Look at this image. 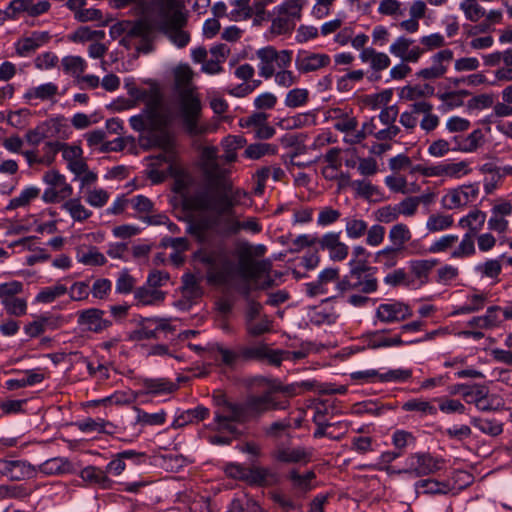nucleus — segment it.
<instances>
[{"label": "nucleus", "instance_id": "nucleus-1", "mask_svg": "<svg viewBox=\"0 0 512 512\" xmlns=\"http://www.w3.org/2000/svg\"><path fill=\"white\" fill-rule=\"evenodd\" d=\"M177 99L174 104L153 101L148 108L147 117L151 124L166 126L182 124L186 128L202 125V106L198 95L191 85L193 72L188 65H179L174 71Z\"/></svg>", "mask_w": 512, "mask_h": 512}, {"label": "nucleus", "instance_id": "nucleus-2", "mask_svg": "<svg viewBox=\"0 0 512 512\" xmlns=\"http://www.w3.org/2000/svg\"><path fill=\"white\" fill-rule=\"evenodd\" d=\"M271 410H275L272 404H263L240 410L238 416H234V412L224 414L220 411H215V430L218 432H228L233 436V439H240L244 436V431L240 430L235 424L244 425L250 422H257L266 412Z\"/></svg>", "mask_w": 512, "mask_h": 512}, {"label": "nucleus", "instance_id": "nucleus-3", "mask_svg": "<svg viewBox=\"0 0 512 512\" xmlns=\"http://www.w3.org/2000/svg\"><path fill=\"white\" fill-rule=\"evenodd\" d=\"M184 22L183 14L176 8L173 0H160L158 4V25L165 30L170 41L178 48L185 47L190 35L180 29Z\"/></svg>", "mask_w": 512, "mask_h": 512}, {"label": "nucleus", "instance_id": "nucleus-4", "mask_svg": "<svg viewBox=\"0 0 512 512\" xmlns=\"http://www.w3.org/2000/svg\"><path fill=\"white\" fill-rule=\"evenodd\" d=\"M235 207L229 193L210 192L203 190L191 197H184L183 208L185 210H203L214 214H235Z\"/></svg>", "mask_w": 512, "mask_h": 512}, {"label": "nucleus", "instance_id": "nucleus-5", "mask_svg": "<svg viewBox=\"0 0 512 512\" xmlns=\"http://www.w3.org/2000/svg\"><path fill=\"white\" fill-rule=\"evenodd\" d=\"M212 399L215 406L223 408L224 410H227L230 413L234 412V416H238L240 410L257 405L272 404V407L274 409H286L287 406L289 405L288 401H274L270 397L269 393H262L260 395L250 394L247 395L243 401L233 402L227 397L224 391L215 390L213 392Z\"/></svg>", "mask_w": 512, "mask_h": 512}, {"label": "nucleus", "instance_id": "nucleus-6", "mask_svg": "<svg viewBox=\"0 0 512 512\" xmlns=\"http://www.w3.org/2000/svg\"><path fill=\"white\" fill-rule=\"evenodd\" d=\"M256 56L259 60L257 65L259 75L269 79L277 72V69L288 68L291 65L293 52L291 50H276L272 46H267L259 49Z\"/></svg>", "mask_w": 512, "mask_h": 512}, {"label": "nucleus", "instance_id": "nucleus-7", "mask_svg": "<svg viewBox=\"0 0 512 512\" xmlns=\"http://www.w3.org/2000/svg\"><path fill=\"white\" fill-rule=\"evenodd\" d=\"M443 459L435 458L430 453H414L406 459V468L398 473H406L416 477L433 474L440 470Z\"/></svg>", "mask_w": 512, "mask_h": 512}, {"label": "nucleus", "instance_id": "nucleus-8", "mask_svg": "<svg viewBox=\"0 0 512 512\" xmlns=\"http://www.w3.org/2000/svg\"><path fill=\"white\" fill-rule=\"evenodd\" d=\"M272 270L270 259L255 260L248 249L242 251L238 257L237 273L245 280H258L263 274H269Z\"/></svg>", "mask_w": 512, "mask_h": 512}, {"label": "nucleus", "instance_id": "nucleus-9", "mask_svg": "<svg viewBox=\"0 0 512 512\" xmlns=\"http://www.w3.org/2000/svg\"><path fill=\"white\" fill-rule=\"evenodd\" d=\"M412 316L411 307L402 301L381 303L375 311V319L382 323H399Z\"/></svg>", "mask_w": 512, "mask_h": 512}, {"label": "nucleus", "instance_id": "nucleus-10", "mask_svg": "<svg viewBox=\"0 0 512 512\" xmlns=\"http://www.w3.org/2000/svg\"><path fill=\"white\" fill-rule=\"evenodd\" d=\"M76 315L78 325L93 333H101L113 324L112 320L104 318V310L95 307L79 310Z\"/></svg>", "mask_w": 512, "mask_h": 512}, {"label": "nucleus", "instance_id": "nucleus-11", "mask_svg": "<svg viewBox=\"0 0 512 512\" xmlns=\"http://www.w3.org/2000/svg\"><path fill=\"white\" fill-rule=\"evenodd\" d=\"M139 146L143 150L160 148L164 151H170L174 147V139L171 130H138Z\"/></svg>", "mask_w": 512, "mask_h": 512}, {"label": "nucleus", "instance_id": "nucleus-12", "mask_svg": "<svg viewBox=\"0 0 512 512\" xmlns=\"http://www.w3.org/2000/svg\"><path fill=\"white\" fill-rule=\"evenodd\" d=\"M363 341L364 345L362 349H380L387 347H398L402 345H409L414 343H419L420 340H409L404 341L401 338V335H394L393 337H386L384 335V331H367L363 333L360 337Z\"/></svg>", "mask_w": 512, "mask_h": 512}, {"label": "nucleus", "instance_id": "nucleus-13", "mask_svg": "<svg viewBox=\"0 0 512 512\" xmlns=\"http://www.w3.org/2000/svg\"><path fill=\"white\" fill-rule=\"evenodd\" d=\"M453 59V52L449 49H444L431 57V65L429 67L420 69L416 75L424 80H433L441 78L448 69V65Z\"/></svg>", "mask_w": 512, "mask_h": 512}, {"label": "nucleus", "instance_id": "nucleus-14", "mask_svg": "<svg viewBox=\"0 0 512 512\" xmlns=\"http://www.w3.org/2000/svg\"><path fill=\"white\" fill-rule=\"evenodd\" d=\"M330 64V57L324 53L299 50L295 58V67L300 74L318 71Z\"/></svg>", "mask_w": 512, "mask_h": 512}, {"label": "nucleus", "instance_id": "nucleus-15", "mask_svg": "<svg viewBox=\"0 0 512 512\" xmlns=\"http://www.w3.org/2000/svg\"><path fill=\"white\" fill-rule=\"evenodd\" d=\"M414 40L400 36L389 47V52L403 62L416 63L423 54V49L413 45Z\"/></svg>", "mask_w": 512, "mask_h": 512}, {"label": "nucleus", "instance_id": "nucleus-16", "mask_svg": "<svg viewBox=\"0 0 512 512\" xmlns=\"http://www.w3.org/2000/svg\"><path fill=\"white\" fill-rule=\"evenodd\" d=\"M210 232L215 236L227 239L236 235L237 218L235 214H210L207 215Z\"/></svg>", "mask_w": 512, "mask_h": 512}, {"label": "nucleus", "instance_id": "nucleus-17", "mask_svg": "<svg viewBox=\"0 0 512 512\" xmlns=\"http://www.w3.org/2000/svg\"><path fill=\"white\" fill-rule=\"evenodd\" d=\"M271 457L274 461L282 464L306 465L311 461L312 453L301 446L295 448L279 447L271 453Z\"/></svg>", "mask_w": 512, "mask_h": 512}, {"label": "nucleus", "instance_id": "nucleus-18", "mask_svg": "<svg viewBox=\"0 0 512 512\" xmlns=\"http://www.w3.org/2000/svg\"><path fill=\"white\" fill-rule=\"evenodd\" d=\"M412 234L406 224L398 223L394 225L389 232V239L393 246H387L375 254V262H380L381 254L401 252L404 250V244L410 241Z\"/></svg>", "mask_w": 512, "mask_h": 512}, {"label": "nucleus", "instance_id": "nucleus-19", "mask_svg": "<svg viewBox=\"0 0 512 512\" xmlns=\"http://www.w3.org/2000/svg\"><path fill=\"white\" fill-rule=\"evenodd\" d=\"M49 40V32L33 31L31 34L17 40L15 50L19 56L25 57L44 46Z\"/></svg>", "mask_w": 512, "mask_h": 512}, {"label": "nucleus", "instance_id": "nucleus-20", "mask_svg": "<svg viewBox=\"0 0 512 512\" xmlns=\"http://www.w3.org/2000/svg\"><path fill=\"white\" fill-rule=\"evenodd\" d=\"M217 255L223 256L221 269L215 270V268H211L207 272L206 279L209 284L224 285L233 276L235 272V264L224 255L222 250L217 252Z\"/></svg>", "mask_w": 512, "mask_h": 512}, {"label": "nucleus", "instance_id": "nucleus-21", "mask_svg": "<svg viewBox=\"0 0 512 512\" xmlns=\"http://www.w3.org/2000/svg\"><path fill=\"white\" fill-rule=\"evenodd\" d=\"M79 476L89 485L97 486L101 489H111L114 483V481L106 475L105 470L93 465L83 468Z\"/></svg>", "mask_w": 512, "mask_h": 512}, {"label": "nucleus", "instance_id": "nucleus-22", "mask_svg": "<svg viewBox=\"0 0 512 512\" xmlns=\"http://www.w3.org/2000/svg\"><path fill=\"white\" fill-rule=\"evenodd\" d=\"M36 468L37 472L44 475L72 474L75 472L73 463L63 457L50 458Z\"/></svg>", "mask_w": 512, "mask_h": 512}, {"label": "nucleus", "instance_id": "nucleus-23", "mask_svg": "<svg viewBox=\"0 0 512 512\" xmlns=\"http://www.w3.org/2000/svg\"><path fill=\"white\" fill-rule=\"evenodd\" d=\"M209 415H210L209 408H207L203 405H198L193 409H188V410L182 411L180 414H178L175 417L171 426L174 429H178V428L184 427L188 424L199 423V422L207 419L209 417Z\"/></svg>", "mask_w": 512, "mask_h": 512}, {"label": "nucleus", "instance_id": "nucleus-24", "mask_svg": "<svg viewBox=\"0 0 512 512\" xmlns=\"http://www.w3.org/2000/svg\"><path fill=\"white\" fill-rule=\"evenodd\" d=\"M142 386L145 391L144 394L150 395H163L171 394L178 390V384L170 381L167 378H142Z\"/></svg>", "mask_w": 512, "mask_h": 512}, {"label": "nucleus", "instance_id": "nucleus-25", "mask_svg": "<svg viewBox=\"0 0 512 512\" xmlns=\"http://www.w3.org/2000/svg\"><path fill=\"white\" fill-rule=\"evenodd\" d=\"M359 59L361 62L369 64L370 68L374 71L385 70L391 64V60L386 53L379 52L372 47L360 51Z\"/></svg>", "mask_w": 512, "mask_h": 512}, {"label": "nucleus", "instance_id": "nucleus-26", "mask_svg": "<svg viewBox=\"0 0 512 512\" xmlns=\"http://www.w3.org/2000/svg\"><path fill=\"white\" fill-rule=\"evenodd\" d=\"M44 151L46 155L54 157L59 151H62L63 158L70 163L82 156V149L80 146H69L66 143L59 141H48L45 143Z\"/></svg>", "mask_w": 512, "mask_h": 512}, {"label": "nucleus", "instance_id": "nucleus-27", "mask_svg": "<svg viewBox=\"0 0 512 512\" xmlns=\"http://www.w3.org/2000/svg\"><path fill=\"white\" fill-rule=\"evenodd\" d=\"M275 474L269 468L261 466L247 467L244 481L250 487H267L270 485L269 477H274Z\"/></svg>", "mask_w": 512, "mask_h": 512}, {"label": "nucleus", "instance_id": "nucleus-28", "mask_svg": "<svg viewBox=\"0 0 512 512\" xmlns=\"http://www.w3.org/2000/svg\"><path fill=\"white\" fill-rule=\"evenodd\" d=\"M58 93V86L52 82L44 83L39 86L27 89L24 99L32 104L33 101H47L53 99Z\"/></svg>", "mask_w": 512, "mask_h": 512}, {"label": "nucleus", "instance_id": "nucleus-29", "mask_svg": "<svg viewBox=\"0 0 512 512\" xmlns=\"http://www.w3.org/2000/svg\"><path fill=\"white\" fill-rule=\"evenodd\" d=\"M455 146L452 150H460L464 152L475 151L483 142L482 130H473L469 135H456L453 137Z\"/></svg>", "mask_w": 512, "mask_h": 512}, {"label": "nucleus", "instance_id": "nucleus-30", "mask_svg": "<svg viewBox=\"0 0 512 512\" xmlns=\"http://www.w3.org/2000/svg\"><path fill=\"white\" fill-rule=\"evenodd\" d=\"M434 94V88L429 84H408L399 89L398 95L401 100L414 101L426 98Z\"/></svg>", "mask_w": 512, "mask_h": 512}, {"label": "nucleus", "instance_id": "nucleus-31", "mask_svg": "<svg viewBox=\"0 0 512 512\" xmlns=\"http://www.w3.org/2000/svg\"><path fill=\"white\" fill-rule=\"evenodd\" d=\"M307 138V135L303 133L299 134H286L281 138V144L284 147H290L294 150L284 155V157H288L293 161V159L301 154H304L307 150V146L305 145V140Z\"/></svg>", "mask_w": 512, "mask_h": 512}, {"label": "nucleus", "instance_id": "nucleus-32", "mask_svg": "<svg viewBox=\"0 0 512 512\" xmlns=\"http://www.w3.org/2000/svg\"><path fill=\"white\" fill-rule=\"evenodd\" d=\"M352 187L356 190L357 196L362 197L369 202L376 203L384 199L379 188L371 182L354 180Z\"/></svg>", "mask_w": 512, "mask_h": 512}, {"label": "nucleus", "instance_id": "nucleus-33", "mask_svg": "<svg viewBox=\"0 0 512 512\" xmlns=\"http://www.w3.org/2000/svg\"><path fill=\"white\" fill-rule=\"evenodd\" d=\"M438 263V259L411 260L409 266L411 272L420 280V284L424 285L429 282V273Z\"/></svg>", "mask_w": 512, "mask_h": 512}, {"label": "nucleus", "instance_id": "nucleus-34", "mask_svg": "<svg viewBox=\"0 0 512 512\" xmlns=\"http://www.w3.org/2000/svg\"><path fill=\"white\" fill-rule=\"evenodd\" d=\"M63 71L71 75L75 81L84 74L87 69V62L84 58L76 55L65 56L61 60Z\"/></svg>", "mask_w": 512, "mask_h": 512}, {"label": "nucleus", "instance_id": "nucleus-35", "mask_svg": "<svg viewBox=\"0 0 512 512\" xmlns=\"http://www.w3.org/2000/svg\"><path fill=\"white\" fill-rule=\"evenodd\" d=\"M416 489L424 488V494L430 495H444L451 490V485L448 481H438L436 479H422L416 482Z\"/></svg>", "mask_w": 512, "mask_h": 512}, {"label": "nucleus", "instance_id": "nucleus-36", "mask_svg": "<svg viewBox=\"0 0 512 512\" xmlns=\"http://www.w3.org/2000/svg\"><path fill=\"white\" fill-rule=\"evenodd\" d=\"M134 297L141 305H153L157 302H163L166 297V292L157 290L156 288L151 290L145 286H141L135 290Z\"/></svg>", "mask_w": 512, "mask_h": 512}, {"label": "nucleus", "instance_id": "nucleus-37", "mask_svg": "<svg viewBox=\"0 0 512 512\" xmlns=\"http://www.w3.org/2000/svg\"><path fill=\"white\" fill-rule=\"evenodd\" d=\"M267 343L263 341L255 342L253 345L242 346L240 348V359L244 362L263 363V355Z\"/></svg>", "mask_w": 512, "mask_h": 512}, {"label": "nucleus", "instance_id": "nucleus-38", "mask_svg": "<svg viewBox=\"0 0 512 512\" xmlns=\"http://www.w3.org/2000/svg\"><path fill=\"white\" fill-rule=\"evenodd\" d=\"M206 178L208 179L209 186L216 189L215 192L232 193L234 189L232 182L226 179L223 169L217 172L207 171Z\"/></svg>", "mask_w": 512, "mask_h": 512}, {"label": "nucleus", "instance_id": "nucleus-39", "mask_svg": "<svg viewBox=\"0 0 512 512\" xmlns=\"http://www.w3.org/2000/svg\"><path fill=\"white\" fill-rule=\"evenodd\" d=\"M295 19L281 14V13H274V18L272 19L270 31L274 35H283L290 33L296 24Z\"/></svg>", "mask_w": 512, "mask_h": 512}, {"label": "nucleus", "instance_id": "nucleus-40", "mask_svg": "<svg viewBox=\"0 0 512 512\" xmlns=\"http://www.w3.org/2000/svg\"><path fill=\"white\" fill-rule=\"evenodd\" d=\"M459 8L464 13L465 18L471 22H478L486 15L485 8L477 0H462Z\"/></svg>", "mask_w": 512, "mask_h": 512}, {"label": "nucleus", "instance_id": "nucleus-41", "mask_svg": "<svg viewBox=\"0 0 512 512\" xmlns=\"http://www.w3.org/2000/svg\"><path fill=\"white\" fill-rule=\"evenodd\" d=\"M471 424L489 436H498L503 432V424L495 419L471 418Z\"/></svg>", "mask_w": 512, "mask_h": 512}, {"label": "nucleus", "instance_id": "nucleus-42", "mask_svg": "<svg viewBox=\"0 0 512 512\" xmlns=\"http://www.w3.org/2000/svg\"><path fill=\"white\" fill-rule=\"evenodd\" d=\"M478 232L477 228H471V232H467L457 249H455L451 256L453 258L469 257L475 254V245L473 237Z\"/></svg>", "mask_w": 512, "mask_h": 512}, {"label": "nucleus", "instance_id": "nucleus-43", "mask_svg": "<svg viewBox=\"0 0 512 512\" xmlns=\"http://www.w3.org/2000/svg\"><path fill=\"white\" fill-rule=\"evenodd\" d=\"M74 425L82 432H99V433H107L111 434L112 432L105 430L106 426H113V424L104 419L98 418H86L81 421H77Z\"/></svg>", "mask_w": 512, "mask_h": 512}, {"label": "nucleus", "instance_id": "nucleus-44", "mask_svg": "<svg viewBox=\"0 0 512 512\" xmlns=\"http://www.w3.org/2000/svg\"><path fill=\"white\" fill-rule=\"evenodd\" d=\"M62 208L67 210L75 221H85L92 215V211L87 210L81 204L79 198H71L67 200L62 205Z\"/></svg>", "mask_w": 512, "mask_h": 512}, {"label": "nucleus", "instance_id": "nucleus-45", "mask_svg": "<svg viewBox=\"0 0 512 512\" xmlns=\"http://www.w3.org/2000/svg\"><path fill=\"white\" fill-rule=\"evenodd\" d=\"M273 321L269 318L268 315L264 314L260 321L255 323L252 321L245 325V330L248 336L257 338L266 333H270L272 331Z\"/></svg>", "mask_w": 512, "mask_h": 512}, {"label": "nucleus", "instance_id": "nucleus-46", "mask_svg": "<svg viewBox=\"0 0 512 512\" xmlns=\"http://www.w3.org/2000/svg\"><path fill=\"white\" fill-rule=\"evenodd\" d=\"M40 189L34 186L25 188L18 197L11 199L6 206V210H14L19 207L27 206L31 200L37 198Z\"/></svg>", "mask_w": 512, "mask_h": 512}, {"label": "nucleus", "instance_id": "nucleus-47", "mask_svg": "<svg viewBox=\"0 0 512 512\" xmlns=\"http://www.w3.org/2000/svg\"><path fill=\"white\" fill-rule=\"evenodd\" d=\"M415 111L420 112L422 118L420 120L421 128H435L439 124V118L431 112V105L427 102L415 103Z\"/></svg>", "mask_w": 512, "mask_h": 512}, {"label": "nucleus", "instance_id": "nucleus-48", "mask_svg": "<svg viewBox=\"0 0 512 512\" xmlns=\"http://www.w3.org/2000/svg\"><path fill=\"white\" fill-rule=\"evenodd\" d=\"M14 461H15V466H13L14 470H13V473L11 476V480L20 481V480H24V479H32L36 476V474H37L36 466H33L32 464H30L28 461H25V460H14Z\"/></svg>", "mask_w": 512, "mask_h": 512}, {"label": "nucleus", "instance_id": "nucleus-49", "mask_svg": "<svg viewBox=\"0 0 512 512\" xmlns=\"http://www.w3.org/2000/svg\"><path fill=\"white\" fill-rule=\"evenodd\" d=\"M206 232H210L208 216L191 221L187 228V233L194 236L199 243L206 241Z\"/></svg>", "mask_w": 512, "mask_h": 512}, {"label": "nucleus", "instance_id": "nucleus-50", "mask_svg": "<svg viewBox=\"0 0 512 512\" xmlns=\"http://www.w3.org/2000/svg\"><path fill=\"white\" fill-rule=\"evenodd\" d=\"M233 5L234 8L228 14L229 20L239 22L252 17L250 0H234Z\"/></svg>", "mask_w": 512, "mask_h": 512}, {"label": "nucleus", "instance_id": "nucleus-51", "mask_svg": "<svg viewBox=\"0 0 512 512\" xmlns=\"http://www.w3.org/2000/svg\"><path fill=\"white\" fill-rule=\"evenodd\" d=\"M469 299L471 300V304H466V305L458 307L451 313V315L455 316V315L470 314V313L478 312L481 309H483L485 302L487 300V297L485 294L481 293V294H473L472 296L469 297Z\"/></svg>", "mask_w": 512, "mask_h": 512}, {"label": "nucleus", "instance_id": "nucleus-52", "mask_svg": "<svg viewBox=\"0 0 512 512\" xmlns=\"http://www.w3.org/2000/svg\"><path fill=\"white\" fill-rule=\"evenodd\" d=\"M404 411H416L426 415H436L437 408L433 406L429 401H425L418 398L408 400L402 405Z\"/></svg>", "mask_w": 512, "mask_h": 512}, {"label": "nucleus", "instance_id": "nucleus-53", "mask_svg": "<svg viewBox=\"0 0 512 512\" xmlns=\"http://www.w3.org/2000/svg\"><path fill=\"white\" fill-rule=\"evenodd\" d=\"M350 267V276L360 279L362 275L372 273V276L377 272V267L369 266L368 259H351L348 263Z\"/></svg>", "mask_w": 512, "mask_h": 512}, {"label": "nucleus", "instance_id": "nucleus-54", "mask_svg": "<svg viewBox=\"0 0 512 512\" xmlns=\"http://www.w3.org/2000/svg\"><path fill=\"white\" fill-rule=\"evenodd\" d=\"M453 225L451 215L432 214L427 220L426 227L430 232H437L448 229Z\"/></svg>", "mask_w": 512, "mask_h": 512}, {"label": "nucleus", "instance_id": "nucleus-55", "mask_svg": "<svg viewBox=\"0 0 512 512\" xmlns=\"http://www.w3.org/2000/svg\"><path fill=\"white\" fill-rule=\"evenodd\" d=\"M1 304L9 315L20 317L27 313V301L24 298H11L1 301Z\"/></svg>", "mask_w": 512, "mask_h": 512}, {"label": "nucleus", "instance_id": "nucleus-56", "mask_svg": "<svg viewBox=\"0 0 512 512\" xmlns=\"http://www.w3.org/2000/svg\"><path fill=\"white\" fill-rule=\"evenodd\" d=\"M416 443V437L412 432L398 429L392 435V444L395 449L402 452L406 447Z\"/></svg>", "mask_w": 512, "mask_h": 512}, {"label": "nucleus", "instance_id": "nucleus-57", "mask_svg": "<svg viewBox=\"0 0 512 512\" xmlns=\"http://www.w3.org/2000/svg\"><path fill=\"white\" fill-rule=\"evenodd\" d=\"M475 398L472 399L473 403L480 411H491L493 407L488 403L487 398L489 395V388L484 384H474Z\"/></svg>", "mask_w": 512, "mask_h": 512}, {"label": "nucleus", "instance_id": "nucleus-58", "mask_svg": "<svg viewBox=\"0 0 512 512\" xmlns=\"http://www.w3.org/2000/svg\"><path fill=\"white\" fill-rule=\"evenodd\" d=\"M317 386L316 380H304L301 382L291 383L284 385L282 388V393L288 397H294L301 393V390L312 391Z\"/></svg>", "mask_w": 512, "mask_h": 512}, {"label": "nucleus", "instance_id": "nucleus-59", "mask_svg": "<svg viewBox=\"0 0 512 512\" xmlns=\"http://www.w3.org/2000/svg\"><path fill=\"white\" fill-rule=\"evenodd\" d=\"M136 410L138 412L136 419L138 423L150 426L163 425L165 423L166 413L164 410L152 414L147 413L139 408H137Z\"/></svg>", "mask_w": 512, "mask_h": 512}, {"label": "nucleus", "instance_id": "nucleus-60", "mask_svg": "<svg viewBox=\"0 0 512 512\" xmlns=\"http://www.w3.org/2000/svg\"><path fill=\"white\" fill-rule=\"evenodd\" d=\"M309 92L305 88H294L290 90L285 98V105L287 107H299L304 105L308 100Z\"/></svg>", "mask_w": 512, "mask_h": 512}, {"label": "nucleus", "instance_id": "nucleus-61", "mask_svg": "<svg viewBox=\"0 0 512 512\" xmlns=\"http://www.w3.org/2000/svg\"><path fill=\"white\" fill-rule=\"evenodd\" d=\"M378 12L382 15L400 17L404 15V8L398 0H381Z\"/></svg>", "mask_w": 512, "mask_h": 512}, {"label": "nucleus", "instance_id": "nucleus-62", "mask_svg": "<svg viewBox=\"0 0 512 512\" xmlns=\"http://www.w3.org/2000/svg\"><path fill=\"white\" fill-rule=\"evenodd\" d=\"M201 158L204 164V172H217L220 169L217 159V148L216 147H205L201 153Z\"/></svg>", "mask_w": 512, "mask_h": 512}, {"label": "nucleus", "instance_id": "nucleus-63", "mask_svg": "<svg viewBox=\"0 0 512 512\" xmlns=\"http://www.w3.org/2000/svg\"><path fill=\"white\" fill-rule=\"evenodd\" d=\"M290 355V351L282 349H272L269 345H266V349L263 355V363L270 366L280 367L285 356Z\"/></svg>", "mask_w": 512, "mask_h": 512}, {"label": "nucleus", "instance_id": "nucleus-64", "mask_svg": "<svg viewBox=\"0 0 512 512\" xmlns=\"http://www.w3.org/2000/svg\"><path fill=\"white\" fill-rule=\"evenodd\" d=\"M272 77H274V82L277 86L285 89L298 82V77L293 71L288 70L287 68H280Z\"/></svg>", "mask_w": 512, "mask_h": 512}]
</instances>
